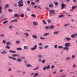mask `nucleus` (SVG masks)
<instances>
[{
	"label": "nucleus",
	"mask_w": 77,
	"mask_h": 77,
	"mask_svg": "<svg viewBox=\"0 0 77 77\" xmlns=\"http://www.w3.org/2000/svg\"><path fill=\"white\" fill-rule=\"evenodd\" d=\"M18 6L19 7H23V0H20L18 2Z\"/></svg>",
	"instance_id": "f257e3e1"
},
{
	"label": "nucleus",
	"mask_w": 77,
	"mask_h": 77,
	"mask_svg": "<svg viewBox=\"0 0 77 77\" xmlns=\"http://www.w3.org/2000/svg\"><path fill=\"white\" fill-rule=\"evenodd\" d=\"M49 12L50 13V14H52V15H54L56 14L55 11H54L53 10H51L49 11Z\"/></svg>",
	"instance_id": "f03ea898"
},
{
	"label": "nucleus",
	"mask_w": 77,
	"mask_h": 77,
	"mask_svg": "<svg viewBox=\"0 0 77 77\" xmlns=\"http://www.w3.org/2000/svg\"><path fill=\"white\" fill-rule=\"evenodd\" d=\"M37 48V45H35L34 46V47L31 48V50H35Z\"/></svg>",
	"instance_id": "7ed1b4c3"
},
{
	"label": "nucleus",
	"mask_w": 77,
	"mask_h": 77,
	"mask_svg": "<svg viewBox=\"0 0 77 77\" xmlns=\"http://www.w3.org/2000/svg\"><path fill=\"white\" fill-rule=\"evenodd\" d=\"M75 36H77V33H75V34L72 35H71V37L72 38H75V37H76Z\"/></svg>",
	"instance_id": "20e7f679"
},
{
	"label": "nucleus",
	"mask_w": 77,
	"mask_h": 77,
	"mask_svg": "<svg viewBox=\"0 0 77 77\" xmlns=\"http://www.w3.org/2000/svg\"><path fill=\"white\" fill-rule=\"evenodd\" d=\"M65 40L67 41H71V38H69L66 37L65 38Z\"/></svg>",
	"instance_id": "39448f33"
},
{
	"label": "nucleus",
	"mask_w": 77,
	"mask_h": 77,
	"mask_svg": "<svg viewBox=\"0 0 77 77\" xmlns=\"http://www.w3.org/2000/svg\"><path fill=\"white\" fill-rule=\"evenodd\" d=\"M33 23V25H34L35 26H37V25H38V22H37L34 21Z\"/></svg>",
	"instance_id": "423d86ee"
},
{
	"label": "nucleus",
	"mask_w": 77,
	"mask_h": 77,
	"mask_svg": "<svg viewBox=\"0 0 77 77\" xmlns=\"http://www.w3.org/2000/svg\"><path fill=\"white\" fill-rule=\"evenodd\" d=\"M12 57H15V56H17V57H20V55L18 54H14L12 55Z\"/></svg>",
	"instance_id": "0eeeda50"
},
{
	"label": "nucleus",
	"mask_w": 77,
	"mask_h": 77,
	"mask_svg": "<svg viewBox=\"0 0 77 77\" xmlns=\"http://www.w3.org/2000/svg\"><path fill=\"white\" fill-rule=\"evenodd\" d=\"M9 53H16V51H12V50H10L9 51Z\"/></svg>",
	"instance_id": "6e6552de"
},
{
	"label": "nucleus",
	"mask_w": 77,
	"mask_h": 77,
	"mask_svg": "<svg viewBox=\"0 0 77 77\" xmlns=\"http://www.w3.org/2000/svg\"><path fill=\"white\" fill-rule=\"evenodd\" d=\"M64 45L65 47H68V46H69V45H70V43H66L64 44Z\"/></svg>",
	"instance_id": "1a4fd4ad"
},
{
	"label": "nucleus",
	"mask_w": 77,
	"mask_h": 77,
	"mask_svg": "<svg viewBox=\"0 0 77 77\" xmlns=\"http://www.w3.org/2000/svg\"><path fill=\"white\" fill-rule=\"evenodd\" d=\"M61 8L63 9H64V8H65V4L63 3H62L61 4Z\"/></svg>",
	"instance_id": "9d476101"
},
{
	"label": "nucleus",
	"mask_w": 77,
	"mask_h": 77,
	"mask_svg": "<svg viewBox=\"0 0 77 77\" xmlns=\"http://www.w3.org/2000/svg\"><path fill=\"white\" fill-rule=\"evenodd\" d=\"M32 38H35V39H37L38 38V37H37V36L36 35H32Z\"/></svg>",
	"instance_id": "9b49d317"
},
{
	"label": "nucleus",
	"mask_w": 77,
	"mask_h": 77,
	"mask_svg": "<svg viewBox=\"0 0 77 77\" xmlns=\"http://www.w3.org/2000/svg\"><path fill=\"white\" fill-rule=\"evenodd\" d=\"M8 7H9V4H7L6 5H5L4 8L6 9L7 8H8Z\"/></svg>",
	"instance_id": "f8f14e48"
},
{
	"label": "nucleus",
	"mask_w": 77,
	"mask_h": 77,
	"mask_svg": "<svg viewBox=\"0 0 77 77\" xmlns=\"http://www.w3.org/2000/svg\"><path fill=\"white\" fill-rule=\"evenodd\" d=\"M18 21L17 19H14L11 21V23H15V22H17Z\"/></svg>",
	"instance_id": "ddd939ff"
},
{
	"label": "nucleus",
	"mask_w": 77,
	"mask_h": 77,
	"mask_svg": "<svg viewBox=\"0 0 77 77\" xmlns=\"http://www.w3.org/2000/svg\"><path fill=\"white\" fill-rule=\"evenodd\" d=\"M54 25L51 26L49 27L50 29H53L54 28Z\"/></svg>",
	"instance_id": "4468645a"
},
{
	"label": "nucleus",
	"mask_w": 77,
	"mask_h": 77,
	"mask_svg": "<svg viewBox=\"0 0 77 77\" xmlns=\"http://www.w3.org/2000/svg\"><path fill=\"white\" fill-rule=\"evenodd\" d=\"M23 48L25 49H29V47L27 46H25L23 47Z\"/></svg>",
	"instance_id": "2eb2a0df"
},
{
	"label": "nucleus",
	"mask_w": 77,
	"mask_h": 77,
	"mask_svg": "<svg viewBox=\"0 0 77 77\" xmlns=\"http://www.w3.org/2000/svg\"><path fill=\"white\" fill-rule=\"evenodd\" d=\"M24 34L25 36H29V34L27 32L24 33Z\"/></svg>",
	"instance_id": "dca6fc26"
},
{
	"label": "nucleus",
	"mask_w": 77,
	"mask_h": 77,
	"mask_svg": "<svg viewBox=\"0 0 77 77\" xmlns=\"http://www.w3.org/2000/svg\"><path fill=\"white\" fill-rule=\"evenodd\" d=\"M66 60H71V57H67L66 58Z\"/></svg>",
	"instance_id": "f3484780"
},
{
	"label": "nucleus",
	"mask_w": 77,
	"mask_h": 77,
	"mask_svg": "<svg viewBox=\"0 0 77 77\" xmlns=\"http://www.w3.org/2000/svg\"><path fill=\"white\" fill-rule=\"evenodd\" d=\"M16 61L17 62H21L22 60L21 59L17 58Z\"/></svg>",
	"instance_id": "a211bd4d"
},
{
	"label": "nucleus",
	"mask_w": 77,
	"mask_h": 77,
	"mask_svg": "<svg viewBox=\"0 0 77 77\" xmlns=\"http://www.w3.org/2000/svg\"><path fill=\"white\" fill-rule=\"evenodd\" d=\"M16 49L17 50H19V51H21V50H22V48H17Z\"/></svg>",
	"instance_id": "6ab92c4d"
},
{
	"label": "nucleus",
	"mask_w": 77,
	"mask_h": 77,
	"mask_svg": "<svg viewBox=\"0 0 77 77\" xmlns=\"http://www.w3.org/2000/svg\"><path fill=\"white\" fill-rule=\"evenodd\" d=\"M1 53H2V54H6L7 53V52L6 51H3L1 52Z\"/></svg>",
	"instance_id": "aec40b11"
},
{
	"label": "nucleus",
	"mask_w": 77,
	"mask_h": 77,
	"mask_svg": "<svg viewBox=\"0 0 77 77\" xmlns=\"http://www.w3.org/2000/svg\"><path fill=\"white\" fill-rule=\"evenodd\" d=\"M59 32V31L54 32V35H57Z\"/></svg>",
	"instance_id": "412c9836"
},
{
	"label": "nucleus",
	"mask_w": 77,
	"mask_h": 77,
	"mask_svg": "<svg viewBox=\"0 0 77 77\" xmlns=\"http://www.w3.org/2000/svg\"><path fill=\"white\" fill-rule=\"evenodd\" d=\"M49 46V45H46L44 46V48H45V49L47 48H48Z\"/></svg>",
	"instance_id": "4be33fe9"
},
{
	"label": "nucleus",
	"mask_w": 77,
	"mask_h": 77,
	"mask_svg": "<svg viewBox=\"0 0 77 77\" xmlns=\"http://www.w3.org/2000/svg\"><path fill=\"white\" fill-rule=\"evenodd\" d=\"M39 75V73H36L35 74L34 77H36V76H38Z\"/></svg>",
	"instance_id": "5701e85b"
},
{
	"label": "nucleus",
	"mask_w": 77,
	"mask_h": 77,
	"mask_svg": "<svg viewBox=\"0 0 77 77\" xmlns=\"http://www.w3.org/2000/svg\"><path fill=\"white\" fill-rule=\"evenodd\" d=\"M50 34L49 33H46L44 34L43 36H47L48 35H49Z\"/></svg>",
	"instance_id": "b1692460"
},
{
	"label": "nucleus",
	"mask_w": 77,
	"mask_h": 77,
	"mask_svg": "<svg viewBox=\"0 0 77 77\" xmlns=\"http://www.w3.org/2000/svg\"><path fill=\"white\" fill-rule=\"evenodd\" d=\"M38 57L39 58H42V55L41 54H39L38 55Z\"/></svg>",
	"instance_id": "393cba45"
},
{
	"label": "nucleus",
	"mask_w": 77,
	"mask_h": 77,
	"mask_svg": "<svg viewBox=\"0 0 77 77\" xmlns=\"http://www.w3.org/2000/svg\"><path fill=\"white\" fill-rule=\"evenodd\" d=\"M11 43L9 42H7L6 43V45H11Z\"/></svg>",
	"instance_id": "a878e982"
},
{
	"label": "nucleus",
	"mask_w": 77,
	"mask_h": 77,
	"mask_svg": "<svg viewBox=\"0 0 77 77\" xmlns=\"http://www.w3.org/2000/svg\"><path fill=\"white\" fill-rule=\"evenodd\" d=\"M42 22L44 24H47V23H46V22L45 21V20H43Z\"/></svg>",
	"instance_id": "bb28decb"
},
{
	"label": "nucleus",
	"mask_w": 77,
	"mask_h": 77,
	"mask_svg": "<svg viewBox=\"0 0 77 77\" xmlns=\"http://www.w3.org/2000/svg\"><path fill=\"white\" fill-rule=\"evenodd\" d=\"M14 17H18L19 15L18 14H16L14 15Z\"/></svg>",
	"instance_id": "cd10ccee"
},
{
	"label": "nucleus",
	"mask_w": 77,
	"mask_h": 77,
	"mask_svg": "<svg viewBox=\"0 0 77 77\" xmlns=\"http://www.w3.org/2000/svg\"><path fill=\"white\" fill-rule=\"evenodd\" d=\"M54 4L55 6H58V2H55Z\"/></svg>",
	"instance_id": "c85d7f7f"
},
{
	"label": "nucleus",
	"mask_w": 77,
	"mask_h": 77,
	"mask_svg": "<svg viewBox=\"0 0 77 77\" xmlns=\"http://www.w3.org/2000/svg\"><path fill=\"white\" fill-rule=\"evenodd\" d=\"M20 17H24V14H21Z\"/></svg>",
	"instance_id": "c756f323"
},
{
	"label": "nucleus",
	"mask_w": 77,
	"mask_h": 77,
	"mask_svg": "<svg viewBox=\"0 0 77 77\" xmlns=\"http://www.w3.org/2000/svg\"><path fill=\"white\" fill-rule=\"evenodd\" d=\"M63 16H64V15H60L58 16V17L59 18H61V17H63Z\"/></svg>",
	"instance_id": "7c9ffc66"
},
{
	"label": "nucleus",
	"mask_w": 77,
	"mask_h": 77,
	"mask_svg": "<svg viewBox=\"0 0 77 77\" xmlns=\"http://www.w3.org/2000/svg\"><path fill=\"white\" fill-rule=\"evenodd\" d=\"M16 44H20V41H17L15 42Z\"/></svg>",
	"instance_id": "2f4dec72"
},
{
	"label": "nucleus",
	"mask_w": 77,
	"mask_h": 77,
	"mask_svg": "<svg viewBox=\"0 0 77 77\" xmlns=\"http://www.w3.org/2000/svg\"><path fill=\"white\" fill-rule=\"evenodd\" d=\"M50 65H48L47 66V67L46 68V69H48L50 68Z\"/></svg>",
	"instance_id": "473e14b6"
},
{
	"label": "nucleus",
	"mask_w": 77,
	"mask_h": 77,
	"mask_svg": "<svg viewBox=\"0 0 77 77\" xmlns=\"http://www.w3.org/2000/svg\"><path fill=\"white\" fill-rule=\"evenodd\" d=\"M8 71H12V69L11 67L9 68L8 69Z\"/></svg>",
	"instance_id": "72a5a7b5"
},
{
	"label": "nucleus",
	"mask_w": 77,
	"mask_h": 77,
	"mask_svg": "<svg viewBox=\"0 0 77 77\" xmlns=\"http://www.w3.org/2000/svg\"><path fill=\"white\" fill-rule=\"evenodd\" d=\"M42 63H45V60H42Z\"/></svg>",
	"instance_id": "f704fd0d"
},
{
	"label": "nucleus",
	"mask_w": 77,
	"mask_h": 77,
	"mask_svg": "<svg viewBox=\"0 0 77 77\" xmlns=\"http://www.w3.org/2000/svg\"><path fill=\"white\" fill-rule=\"evenodd\" d=\"M50 8H52V7H53V4H51L49 6Z\"/></svg>",
	"instance_id": "c9c22d12"
},
{
	"label": "nucleus",
	"mask_w": 77,
	"mask_h": 77,
	"mask_svg": "<svg viewBox=\"0 0 77 77\" xmlns=\"http://www.w3.org/2000/svg\"><path fill=\"white\" fill-rule=\"evenodd\" d=\"M68 25H69V23H68L64 25L63 26H64V27H66V26H67Z\"/></svg>",
	"instance_id": "e433bc0d"
},
{
	"label": "nucleus",
	"mask_w": 77,
	"mask_h": 77,
	"mask_svg": "<svg viewBox=\"0 0 77 77\" xmlns=\"http://www.w3.org/2000/svg\"><path fill=\"white\" fill-rule=\"evenodd\" d=\"M39 69V67H36L34 69H33V70H36V69Z\"/></svg>",
	"instance_id": "4c0bfd02"
},
{
	"label": "nucleus",
	"mask_w": 77,
	"mask_h": 77,
	"mask_svg": "<svg viewBox=\"0 0 77 77\" xmlns=\"http://www.w3.org/2000/svg\"><path fill=\"white\" fill-rule=\"evenodd\" d=\"M29 66H31V67H32L33 66H31L30 64H27L26 66L27 67H29Z\"/></svg>",
	"instance_id": "58836bf2"
},
{
	"label": "nucleus",
	"mask_w": 77,
	"mask_h": 77,
	"mask_svg": "<svg viewBox=\"0 0 77 77\" xmlns=\"http://www.w3.org/2000/svg\"><path fill=\"white\" fill-rule=\"evenodd\" d=\"M26 9L28 11H30V8H27Z\"/></svg>",
	"instance_id": "ea45409f"
},
{
	"label": "nucleus",
	"mask_w": 77,
	"mask_h": 77,
	"mask_svg": "<svg viewBox=\"0 0 77 77\" xmlns=\"http://www.w3.org/2000/svg\"><path fill=\"white\" fill-rule=\"evenodd\" d=\"M40 39L42 40H44V39H45V38H42V37H41Z\"/></svg>",
	"instance_id": "a19ab883"
},
{
	"label": "nucleus",
	"mask_w": 77,
	"mask_h": 77,
	"mask_svg": "<svg viewBox=\"0 0 77 77\" xmlns=\"http://www.w3.org/2000/svg\"><path fill=\"white\" fill-rule=\"evenodd\" d=\"M63 47L62 46H59L58 47V48H63Z\"/></svg>",
	"instance_id": "79ce46f5"
},
{
	"label": "nucleus",
	"mask_w": 77,
	"mask_h": 77,
	"mask_svg": "<svg viewBox=\"0 0 77 77\" xmlns=\"http://www.w3.org/2000/svg\"><path fill=\"white\" fill-rule=\"evenodd\" d=\"M72 59H74L75 58V55H73L72 56Z\"/></svg>",
	"instance_id": "37998d69"
},
{
	"label": "nucleus",
	"mask_w": 77,
	"mask_h": 77,
	"mask_svg": "<svg viewBox=\"0 0 77 77\" xmlns=\"http://www.w3.org/2000/svg\"><path fill=\"white\" fill-rule=\"evenodd\" d=\"M47 69V66H45V67L43 68V70L44 71L45 70V69Z\"/></svg>",
	"instance_id": "c03bdc74"
},
{
	"label": "nucleus",
	"mask_w": 77,
	"mask_h": 77,
	"mask_svg": "<svg viewBox=\"0 0 77 77\" xmlns=\"http://www.w3.org/2000/svg\"><path fill=\"white\" fill-rule=\"evenodd\" d=\"M31 16L33 17H36V16L34 14H32L31 15Z\"/></svg>",
	"instance_id": "a18cd8bd"
},
{
	"label": "nucleus",
	"mask_w": 77,
	"mask_h": 77,
	"mask_svg": "<svg viewBox=\"0 0 77 77\" xmlns=\"http://www.w3.org/2000/svg\"><path fill=\"white\" fill-rule=\"evenodd\" d=\"M2 42L3 44H6V41L5 40H4L2 41Z\"/></svg>",
	"instance_id": "49530a36"
},
{
	"label": "nucleus",
	"mask_w": 77,
	"mask_h": 77,
	"mask_svg": "<svg viewBox=\"0 0 77 77\" xmlns=\"http://www.w3.org/2000/svg\"><path fill=\"white\" fill-rule=\"evenodd\" d=\"M76 66L75 65V64H74L72 66V68H75Z\"/></svg>",
	"instance_id": "de8ad7c7"
},
{
	"label": "nucleus",
	"mask_w": 77,
	"mask_h": 77,
	"mask_svg": "<svg viewBox=\"0 0 77 77\" xmlns=\"http://www.w3.org/2000/svg\"><path fill=\"white\" fill-rule=\"evenodd\" d=\"M6 48H8V49H10V47L9 46H6Z\"/></svg>",
	"instance_id": "09e8293b"
},
{
	"label": "nucleus",
	"mask_w": 77,
	"mask_h": 77,
	"mask_svg": "<svg viewBox=\"0 0 77 77\" xmlns=\"http://www.w3.org/2000/svg\"><path fill=\"white\" fill-rule=\"evenodd\" d=\"M12 10L11 9H9V10H8V11L9 12H12Z\"/></svg>",
	"instance_id": "8fccbe9b"
},
{
	"label": "nucleus",
	"mask_w": 77,
	"mask_h": 77,
	"mask_svg": "<svg viewBox=\"0 0 77 77\" xmlns=\"http://www.w3.org/2000/svg\"><path fill=\"white\" fill-rule=\"evenodd\" d=\"M9 29H12L13 28V26H11L9 27Z\"/></svg>",
	"instance_id": "3c124183"
},
{
	"label": "nucleus",
	"mask_w": 77,
	"mask_h": 77,
	"mask_svg": "<svg viewBox=\"0 0 77 77\" xmlns=\"http://www.w3.org/2000/svg\"><path fill=\"white\" fill-rule=\"evenodd\" d=\"M8 21H5L3 22V24H6L7 23H8Z\"/></svg>",
	"instance_id": "603ef678"
},
{
	"label": "nucleus",
	"mask_w": 77,
	"mask_h": 77,
	"mask_svg": "<svg viewBox=\"0 0 77 77\" xmlns=\"http://www.w3.org/2000/svg\"><path fill=\"white\" fill-rule=\"evenodd\" d=\"M39 2V0H35L36 3H38Z\"/></svg>",
	"instance_id": "864d4df0"
},
{
	"label": "nucleus",
	"mask_w": 77,
	"mask_h": 77,
	"mask_svg": "<svg viewBox=\"0 0 77 77\" xmlns=\"http://www.w3.org/2000/svg\"><path fill=\"white\" fill-rule=\"evenodd\" d=\"M31 3L32 5H35V3L33 2H32Z\"/></svg>",
	"instance_id": "5fc2aeb1"
},
{
	"label": "nucleus",
	"mask_w": 77,
	"mask_h": 77,
	"mask_svg": "<svg viewBox=\"0 0 77 77\" xmlns=\"http://www.w3.org/2000/svg\"><path fill=\"white\" fill-rule=\"evenodd\" d=\"M45 28L46 29H49V27L48 26H46Z\"/></svg>",
	"instance_id": "6e6d98bb"
},
{
	"label": "nucleus",
	"mask_w": 77,
	"mask_h": 77,
	"mask_svg": "<svg viewBox=\"0 0 77 77\" xmlns=\"http://www.w3.org/2000/svg\"><path fill=\"white\" fill-rule=\"evenodd\" d=\"M54 48H57V45H56L54 46Z\"/></svg>",
	"instance_id": "4d7b16f0"
},
{
	"label": "nucleus",
	"mask_w": 77,
	"mask_h": 77,
	"mask_svg": "<svg viewBox=\"0 0 77 77\" xmlns=\"http://www.w3.org/2000/svg\"><path fill=\"white\" fill-rule=\"evenodd\" d=\"M46 9H48V10H50L49 8L48 7H45Z\"/></svg>",
	"instance_id": "13d9d810"
},
{
	"label": "nucleus",
	"mask_w": 77,
	"mask_h": 77,
	"mask_svg": "<svg viewBox=\"0 0 77 77\" xmlns=\"http://www.w3.org/2000/svg\"><path fill=\"white\" fill-rule=\"evenodd\" d=\"M21 59H25V57H21Z\"/></svg>",
	"instance_id": "bf43d9fd"
},
{
	"label": "nucleus",
	"mask_w": 77,
	"mask_h": 77,
	"mask_svg": "<svg viewBox=\"0 0 77 77\" xmlns=\"http://www.w3.org/2000/svg\"><path fill=\"white\" fill-rule=\"evenodd\" d=\"M67 48V47H64V48L63 49V50H66V49Z\"/></svg>",
	"instance_id": "052dcab7"
},
{
	"label": "nucleus",
	"mask_w": 77,
	"mask_h": 77,
	"mask_svg": "<svg viewBox=\"0 0 77 77\" xmlns=\"http://www.w3.org/2000/svg\"><path fill=\"white\" fill-rule=\"evenodd\" d=\"M17 6V4H14V6H15V7H16V6Z\"/></svg>",
	"instance_id": "680f3d73"
},
{
	"label": "nucleus",
	"mask_w": 77,
	"mask_h": 77,
	"mask_svg": "<svg viewBox=\"0 0 77 77\" xmlns=\"http://www.w3.org/2000/svg\"><path fill=\"white\" fill-rule=\"evenodd\" d=\"M13 60H17V58H14L13 57L12 58Z\"/></svg>",
	"instance_id": "e2e57ef3"
},
{
	"label": "nucleus",
	"mask_w": 77,
	"mask_h": 77,
	"mask_svg": "<svg viewBox=\"0 0 77 77\" xmlns=\"http://www.w3.org/2000/svg\"><path fill=\"white\" fill-rule=\"evenodd\" d=\"M27 2V3H28V4H30V2L29 1H28Z\"/></svg>",
	"instance_id": "0e129e2a"
},
{
	"label": "nucleus",
	"mask_w": 77,
	"mask_h": 77,
	"mask_svg": "<svg viewBox=\"0 0 77 77\" xmlns=\"http://www.w3.org/2000/svg\"><path fill=\"white\" fill-rule=\"evenodd\" d=\"M0 36H4L5 35H4V34H1L0 35Z\"/></svg>",
	"instance_id": "69168bd1"
},
{
	"label": "nucleus",
	"mask_w": 77,
	"mask_h": 77,
	"mask_svg": "<svg viewBox=\"0 0 77 77\" xmlns=\"http://www.w3.org/2000/svg\"><path fill=\"white\" fill-rule=\"evenodd\" d=\"M75 8L74 7V6L72 7V10H74V9Z\"/></svg>",
	"instance_id": "338daca9"
},
{
	"label": "nucleus",
	"mask_w": 77,
	"mask_h": 77,
	"mask_svg": "<svg viewBox=\"0 0 77 77\" xmlns=\"http://www.w3.org/2000/svg\"><path fill=\"white\" fill-rule=\"evenodd\" d=\"M42 43H40L39 44H38V45H42Z\"/></svg>",
	"instance_id": "774afa93"
}]
</instances>
